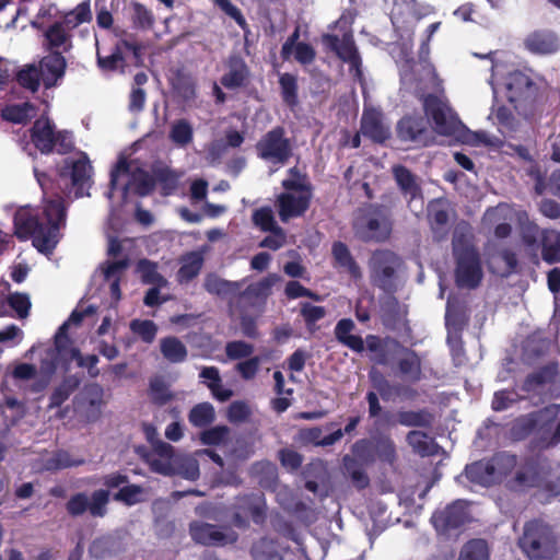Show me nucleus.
I'll return each mask as SVG.
<instances>
[{"instance_id":"obj_17","label":"nucleus","mask_w":560,"mask_h":560,"mask_svg":"<svg viewBox=\"0 0 560 560\" xmlns=\"http://www.w3.org/2000/svg\"><path fill=\"white\" fill-rule=\"evenodd\" d=\"M396 133L401 142L413 143L418 147H428L432 142L429 122L420 115L401 117L397 122Z\"/></svg>"},{"instance_id":"obj_47","label":"nucleus","mask_w":560,"mask_h":560,"mask_svg":"<svg viewBox=\"0 0 560 560\" xmlns=\"http://www.w3.org/2000/svg\"><path fill=\"white\" fill-rule=\"evenodd\" d=\"M542 469L535 463L526 464L514 476V482L522 488H538Z\"/></svg>"},{"instance_id":"obj_21","label":"nucleus","mask_w":560,"mask_h":560,"mask_svg":"<svg viewBox=\"0 0 560 560\" xmlns=\"http://www.w3.org/2000/svg\"><path fill=\"white\" fill-rule=\"evenodd\" d=\"M75 399L84 408V417L89 422H95L101 418L105 400L104 388L100 384H86Z\"/></svg>"},{"instance_id":"obj_44","label":"nucleus","mask_w":560,"mask_h":560,"mask_svg":"<svg viewBox=\"0 0 560 560\" xmlns=\"http://www.w3.org/2000/svg\"><path fill=\"white\" fill-rule=\"evenodd\" d=\"M155 185L161 186V194L163 196L172 195L178 186V174L167 166L153 167Z\"/></svg>"},{"instance_id":"obj_61","label":"nucleus","mask_w":560,"mask_h":560,"mask_svg":"<svg viewBox=\"0 0 560 560\" xmlns=\"http://www.w3.org/2000/svg\"><path fill=\"white\" fill-rule=\"evenodd\" d=\"M130 329L147 343H151L154 340L158 331L155 323L150 319H133L130 323Z\"/></svg>"},{"instance_id":"obj_24","label":"nucleus","mask_w":560,"mask_h":560,"mask_svg":"<svg viewBox=\"0 0 560 560\" xmlns=\"http://www.w3.org/2000/svg\"><path fill=\"white\" fill-rule=\"evenodd\" d=\"M332 267L340 272H347L351 279L362 278V270L358 261L351 254L348 245L341 241H335L331 244Z\"/></svg>"},{"instance_id":"obj_63","label":"nucleus","mask_w":560,"mask_h":560,"mask_svg":"<svg viewBox=\"0 0 560 560\" xmlns=\"http://www.w3.org/2000/svg\"><path fill=\"white\" fill-rule=\"evenodd\" d=\"M278 459L280 464L290 471L298 470L303 463V456L292 448H281L278 452Z\"/></svg>"},{"instance_id":"obj_52","label":"nucleus","mask_w":560,"mask_h":560,"mask_svg":"<svg viewBox=\"0 0 560 560\" xmlns=\"http://www.w3.org/2000/svg\"><path fill=\"white\" fill-rule=\"evenodd\" d=\"M172 88L185 101L196 97V86L192 79L179 71L172 80Z\"/></svg>"},{"instance_id":"obj_32","label":"nucleus","mask_w":560,"mask_h":560,"mask_svg":"<svg viewBox=\"0 0 560 560\" xmlns=\"http://www.w3.org/2000/svg\"><path fill=\"white\" fill-rule=\"evenodd\" d=\"M406 441L412 451L421 457L434 456L438 454L439 444L425 432L412 430L407 433Z\"/></svg>"},{"instance_id":"obj_33","label":"nucleus","mask_w":560,"mask_h":560,"mask_svg":"<svg viewBox=\"0 0 560 560\" xmlns=\"http://www.w3.org/2000/svg\"><path fill=\"white\" fill-rule=\"evenodd\" d=\"M160 351L163 358L171 363H182L188 357L187 347L174 336H167L160 340Z\"/></svg>"},{"instance_id":"obj_27","label":"nucleus","mask_w":560,"mask_h":560,"mask_svg":"<svg viewBox=\"0 0 560 560\" xmlns=\"http://www.w3.org/2000/svg\"><path fill=\"white\" fill-rule=\"evenodd\" d=\"M277 273H269L258 282L249 284L241 294V300H246L253 305H265L272 292V287L279 281Z\"/></svg>"},{"instance_id":"obj_38","label":"nucleus","mask_w":560,"mask_h":560,"mask_svg":"<svg viewBox=\"0 0 560 560\" xmlns=\"http://www.w3.org/2000/svg\"><path fill=\"white\" fill-rule=\"evenodd\" d=\"M342 465L345 474L351 479L352 483L358 489H364L369 486V476L364 471L362 463H360L357 458L350 455H345L342 458Z\"/></svg>"},{"instance_id":"obj_39","label":"nucleus","mask_w":560,"mask_h":560,"mask_svg":"<svg viewBox=\"0 0 560 560\" xmlns=\"http://www.w3.org/2000/svg\"><path fill=\"white\" fill-rule=\"evenodd\" d=\"M404 351L406 357L398 361L399 372L413 382L420 381L422 375L420 357L415 350L405 348Z\"/></svg>"},{"instance_id":"obj_59","label":"nucleus","mask_w":560,"mask_h":560,"mask_svg":"<svg viewBox=\"0 0 560 560\" xmlns=\"http://www.w3.org/2000/svg\"><path fill=\"white\" fill-rule=\"evenodd\" d=\"M520 397L515 390L501 389L493 394L491 408L494 411H504L518 401Z\"/></svg>"},{"instance_id":"obj_25","label":"nucleus","mask_w":560,"mask_h":560,"mask_svg":"<svg viewBox=\"0 0 560 560\" xmlns=\"http://www.w3.org/2000/svg\"><path fill=\"white\" fill-rule=\"evenodd\" d=\"M428 221L436 242L443 241L448 233V207L442 199H434L428 206Z\"/></svg>"},{"instance_id":"obj_55","label":"nucleus","mask_w":560,"mask_h":560,"mask_svg":"<svg viewBox=\"0 0 560 560\" xmlns=\"http://www.w3.org/2000/svg\"><path fill=\"white\" fill-rule=\"evenodd\" d=\"M16 81L22 88L34 93L38 91L42 78L38 69L32 65L16 73Z\"/></svg>"},{"instance_id":"obj_16","label":"nucleus","mask_w":560,"mask_h":560,"mask_svg":"<svg viewBox=\"0 0 560 560\" xmlns=\"http://www.w3.org/2000/svg\"><path fill=\"white\" fill-rule=\"evenodd\" d=\"M469 521L467 503L455 500L442 510H436L431 516V523L439 534H450L464 526Z\"/></svg>"},{"instance_id":"obj_20","label":"nucleus","mask_w":560,"mask_h":560,"mask_svg":"<svg viewBox=\"0 0 560 560\" xmlns=\"http://www.w3.org/2000/svg\"><path fill=\"white\" fill-rule=\"evenodd\" d=\"M60 176H69L72 186L75 188V196L83 197L89 195L88 190L92 185V166L86 154L75 161L66 160L65 166L60 171Z\"/></svg>"},{"instance_id":"obj_12","label":"nucleus","mask_w":560,"mask_h":560,"mask_svg":"<svg viewBox=\"0 0 560 560\" xmlns=\"http://www.w3.org/2000/svg\"><path fill=\"white\" fill-rule=\"evenodd\" d=\"M559 415V404H551L539 410L522 415L513 420L510 433L514 440L522 441L536 430L549 431Z\"/></svg>"},{"instance_id":"obj_28","label":"nucleus","mask_w":560,"mask_h":560,"mask_svg":"<svg viewBox=\"0 0 560 560\" xmlns=\"http://www.w3.org/2000/svg\"><path fill=\"white\" fill-rule=\"evenodd\" d=\"M83 381V375L68 374L63 376L61 382L54 388L49 396L48 408H59L66 402L69 397L80 387Z\"/></svg>"},{"instance_id":"obj_46","label":"nucleus","mask_w":560,"mask_h":560,"mask_svg":"<svg viewBox=\"0 0 560 560\" xmlns=\"http://www.w3.org/2000/svg\"><path fill=\"white\" fill-rule=\"evenodd\" d=\"M168 138L178 147L188 145L194 139L191 124L185 118L175 120L171 127Z\"/></svg>"},{"instance_id":"obj_45","label":"nucleus","mask_w":560,"mask_h":560,"mask_svg":"<svg viewBox=\"0 0 560 560\" xmlns=\"http://www.w3.org/2000/svg\"><path fill=\"white\" fill-rule=\"evenodd\" d=\"M288 174L290 178H285L281 183L285 191L313 192V185L308 180L307 175L301 173L296 166L289 168Z\"/></svg>"},{"instance_id":"obj_49","label":"nucleus","mask_w":560,"mask_h":560,"mask_svg":"<svg viewBox=\"0 0 560 560\" xmlns=\"http://www.w3.org/2000/svg\"><path fill=\"white\" fill-rule=\"evenodd\" d=\"M131 21L135 28L151 30L154 25V14L150 9L140 2L131 3Z\"/></svg>"},{"instance_id":"obj_50","label":"nucleus","mask_w":560,"mask_h":560,"mask_svg":"<svg viewBox=\"0 0 560 560\" xmlns=\"http://www.w3.org/2000/svg\"><path fill=\"white\" fill-rule=\"evenodd\" d=\"M137 271L145 284L161 285L165 282L163 276L158 271V264L147 258L138 261Z\"/></svg>"},{"instance_id":"obj_35","label":"nucleus","mask_w":560,"mask_h":560,"mask_svg":"<svg viewBox=\"0 0 560 560\" xmlns=\"http://www.w3.org/2000/svg\"><path fill=\"white\" fill-rule=\"evenodd\" d=\"M397 422L404 427L431 428L434 422V416L428 409L419 410H399L397 412Z\"/></svg>"},{"instance_id":"obj_60","label":"nucleus","mask_w":560,"mask_h":560,"mask_svg":"<svg viewBox=\"0 0 560 560\" xmlns=\"http://www.w3.org/2000/svg\"><path fill=\"white\" fill-rule=\"evenodd\" d=\"M229 432L230 430L226 425L212 427L200 433V442L208 446L220 445L228 439Z\"/></svg>"},{"instance_id":"obj_26","label":"nucleus","mask_w":560,"mask_h":560,"mask_svg":"<svg viewBox=\"0 0 560 560\" xmlns=\"http://www.w3.org/2000/svg\"><path fill=\"white\" fill-rule=\"evenodd\" d=\"M525 47L533 54L550 55L560 48V42L556 33L547 30H538L525 38Z\"/></svg>"},{"instance_id":"obj_13","label":"nucleus","mask_w":560,"mask_h":560,"mask_svg":"<svg viewBox=\"0 0 560 560\" xmlns=\"http://www.w3.org/2000/svg\"><path fill=\"white\" fill-rule=\"evenodd\" d=\"M423 109L432 119L435 131L442 136H456L464 127L457 114L435 94H428L424 97Z\"/></svg>"},{"instance_id":"obj_5","label":"nucleus","mask_w":560,"mask_h":560,"mask_svg":"<svg viewBox=\"0 0 560 560\" xmlns=\"http://www.w3.org/2000/svg\"><path fill=\"white\" fill-rule=\"evenodd\" d=\"M352 230L355 237L363 243L388 242L394 231L390 207L383 203H369L361 208L352 222Z\"/></svg>"},{"instance_id":"obj_2","label":"nucleus","mask_w":560,"mask_h":560,"mask_svg":"<svg viewBox=\"0 0 560 560\" xmlns=\"http://www.w3.org/2000/svg\"><path fill=\"white\" fill-rule=\"evenodd\" d=\"M92 21L90 0L73 9L51 16L49 9L42 8L32 22L34 28L43 33V46L47 51L69 52L73 48V32L83 23Z\"/></svg>"},{"instance_id":"obj_31","label":"nucleus","mask_w":560,"mask_h":560,"mask_svg":"<svg viewBox=\"0 0 560 560\" xmlns=\"http://www.w3.org/2000/svg\"><path fill=\"white\" fill-rule=\"evenodd\" d=\"M393 175L404 196L409 197L410 200L422 198L421 187L410 170L404 165H396L393 167Z\"/></svg>"},{"instance_id":"obj_7","label":"nucleus","mask_w":560,"mask_h":560,"mask_svg":"<svg viewBox=\"0 0 560 560\" xmlns=\"http://www.w3.org/2000/svg\"><path fill=\"white\" fill-rule=\"evenodd\" d=\"M515 462V455L497 453L490 458H482L466 465L464 472L470 482L491 487L500 483L511 472Z\"/></svg>"},{"instance_id":"obj_15","label":"nucleus","mask_w":560,"mask_h":560,"mask_svg":"<svg viewBox=\"0 0 560 560\" xmlns=\"http://www.w3.org/2000/svg\"><path fill=\"white\" fill-rule=\"evenodd\" d=\"M191 539L199 545L223 547L237 541L238 535L229 527L194 521L189 524Z\"/></svg>"},{"instance_id":"obj_6","label":"nucleus","mask_w":560,"mask_h":560,"mask_svg":"<svg viewBox=\"0 0 560 560\" xmlns=\"http://www.w3.org/2000/svg\"><path fill=\"white\" fill-rule=\"evenodd\" d=\"M31 142L42 154H68L74 149L72 133L68 130H56L48 117L37 118L28 130Z\"/></svg>"},{"instance_id":"obj_40","label":"nucleus","mask_w":560,"mask_h":560,"mask_svg":"<svg viewBox=\"0 0 560 560\" xmlns=\"http://www.w3.org/2000/svg\"><path fill=\"white\" fill-rule=\"evenodd\" d=\"M203 287L208 293L222 298L235 294L240 290L238 282L224 280L215 275H208Z\"/></svg>"},{"instance_id":"obj_48","label":"nucleus","mask_w":560,"mask_h":560,"mask_svg":"<svg viewBox=\"0 0 560 560\" xmlns=\"http://www.w3.org/2000/svg\"><path fill=\"white\" fill-rule=\"evenodd\" d=\"M189 422L198 428L207 427L215 419L214 408L210 402L197 404L188 415Z\"/></svg>"},{"instance_id":"obj_64","label":"nucleus","mask_w":560,"mask_h":560,"mask_svg":"<svg viewBox=\"0 0 560 560\" xmlns=\"http://www.w3.org/2000/svg\"><path fill=\"white\" fill-rule=\"evenodd\" d=\"M354 458L364 464L372 463L374 460V452L372 442L368 439H361L353 443L351 447Z\"/></svg>"},{"instance_id":"obj_23","label":"nucleus","mask_w":560,"mask_h":560,"mask_svg":"<svg viewBox=\"0 0 560 560\" xmlns=\"http://www.w3.org/2000/svg\"><path fill=\"white\" fill-rule=\"evenodd\" d=\"M39 63V74L45 89H51L57 85V82L63 78L67 60L62 51H49Z\"/></svg>"},{"instance_id":"obj_62","label":"nucleus","mask_w":560,"mask_h":560,"mask_svg":"<svg viewBox=\"0 0 560 560\" xmlns=\"http://www.w3.org/2000/svg\"><path fill=\"white\" fill-rule=\"evenodd\" d=\"M254 352V346L243 340L230 341L225 346V353L230 360L248 358Z\"/></svg>"},{"instance_id":"obj_51","label":"nucleus","mask_w":560,"mask_h":560,"mask_svg":"<svg viewBox=\"0 0 560 560\" xmlns=\"http://www.w3.org/2000/svg\"><path fill=\"white\" fill-rule=\"evenodd\" d=\"M327 312L324 306L313 305L310 302L300 303V315L302 316L305 326L308 330L314 331L316 323L326 316Z\"/></svg>"},{"instance_id":"obj_29","label":"nucleus","mask_w":560,"mask_h":560,"mask_svg":"<svg viewBox=\"0 0 560 560\" xmlns=\"http://www.w3.org/2000/svg\"><path fill=\"white\" fill-rule=\"evenodd\" d=\"M354 327L351 318H342L335 326V337L345 347L357 353H362L365 349L364 340L361 336L351 334Z\"/></svg>"},{"instance_id":"obj_11","label":"nucleus","mask_w":560,"mask_h":560,"mask_svg":"<svg viewBox=\"0 0 560 560\" xmlns=\"http://www.w3.org/2000/svg\"><path fill=\"white\" fill-rule=\"evenodd\" d=\"M232 523L235 527L245 529L253 521L262 525L267 520V503L262 493H244L236 495L231 506Z\"/></svg>"},{"instance_id":"obj_18","label":"nucleus","mask_w":560,"mask_h":560,"mask_svg":"<svg viewBox=\"0 0 560 560\" xmlns=\"http://www.w3.org/2000/svg\"><path fill=\"white\" fill-rule=\"evenodd\" d=\"M360 133L373 143L378 144L385 143L392 136L383 112L375 107H365L363 109L360 120Z\"/></svg>"},{"instance_id":"obj_3","label":"nucleus","mask_w":560,"mask_h":560,"mask_svg":"<svg viewBox=\"0 0 560 560\" xmlns=\"http://www.w3.org/2000/svg\"><path fill=\"white\" fill-rule=\"evenodd\" d=\"M455 283L460 289H477L483 279L481 255L468 229H456L452 238Z\"/></svg>"},{"instance_id":"obj_4","label":"nucleus","mask_w":560,"mask_h":560,"mask_svg":"<svg viewBox=\"0 0 560 560\" xmlns=\"http://www.w3.org/2000/svg\"><path fill=\"white\" fill-rule=\"evenodd\" d=\"M402 265L401 257L388 248H380L372 252L369 259L370 281L389 296L387 308L384 314V322L387 317L398 314V300L395 293L398 291L397 271Z\"/></svg>"},{"instance_id":"obj_41","label":"nucleus","mask_w":560,"mask_h":560,"mask_svg":"<svg viewBox=\"0 0 560 560\" xmlns=\"http://www.w3.org/2000/svg\"><path fill=\"white\" fill-rule=\"evenodd\" d=\"M131 180L130 184L135 187V194L139 197H145L151 195L155 189V178L154 174L152 175L143 170L142 167H137L131 172Z\"/></svg>"},{"instance_id":"obj_19","label":"nucleus","mask_w":560,"mask_h":560,"mask_svg":"<svg viewBox=\"0 0 560 560\" xmlns=\"http://www.w3.org/2000/svg\"><path fill=\"white\" fill-rule=\"evenodd\" d=\"M313 192H299L284 191L277 196L276 207L279 218L282 222H288L290 219L302 217L310 208Z\"/></svg>"},{"instance_id":"obj_8","label":"nucleus","mask_w":560,"mask_h":560,"mask_svg":"<svg viewBox=\"0 0 560 560\" xmlns=\"http://www.w3.org/2000/svg\"><path fill=\"white\" fill-rule=\"evenodd\" d=\"M555 545L556 539L548 524L541 520L525 523L523 535L518 538V546L529 559H549L553 555Z\"/></svg>"},{"instance_id":"obj_57","label":"nucleus","mask_w":560,"mask_h":560,"mask_svg":"<svg viewBox=\"0 0 560 560\" xmlns=\"http://www.w3.org/2000/svg\"><path fill=\"white\" fill-rule=\"evenodd\" d=\"M96 60L98 68L103 71H115L125 62V58L119 45H116L114 50L108 56H103L97 49Z\"/></svg>"},{"instance_id":"obj_1","label":"nucleus","mask_w":560,"mask_h":560,"mask_svg":"<svg viewBox=\"0 0 560 560\" xmlns=\"http://www.w3.org/2000/svg\"><path fill=\"white\" fill-rule=\"evenodd\" d=\"M67 207L62 197L46 202L40 215L30 210L15 212L14 235L20 241L32 238L33 246L42 254L54 253L61 238L60 230L66 226Z\"/></svg>"},{"instance_id":"obj_22","label":"nucleus","mask_w":560,"mask_h":560,"mask_svg":"<svg viewBox=\"0 0 560 560\" xmlns=\"http://www.w3.org/2000/svg\"><path fill=\"white\" fill-rule=\"evenodd\" d=\"M226 72L220 78V83L228 90L246 88L250 81V70L245 60L237 56H230L226 62Z\"/></svg>"},{"instance_id":"obj_9","label":"nucleus","mask_w":560,"mask_h":560,"mask_svg":"<svg viewBox=\"0 0 560 560\" xmlns=\"http://www.w3.org/2000/svg\"><path fill=\"white\" fill-rule=\"evenodd\" d=\"M322 43L326 50L334 52L338 59L349 65V71L355 81L361 85L365 83L362 59L351 28L345 31L341 38L336 34H323Z\"/></svg>"},{"instance_id":"obj_43","label":"nucleus","mask_w":560,"mask_h":560,"mask_svg":"<svg viewBox=\"0 0 560 560\" xmlns=\"http://www.w3.org/2000/svg\"><path fill=\"white\" fill-rule=\"evenodd\" d=\"M203 264L202 257L197 253H190L183 261L177 271L179 283H188L195 279L201 271Z\"/></svg>"},{"instance_id":"obj_42","label":"nucleus","mask_w":560,"mask_h":560,"mask_svg":"<svg viewBox=\"0 0 560 560\" xmlns=\"http://www.w3.org/2000/svg\"><path fill=\"white\" fill-rule=\"evenodd\" d=\"M457 560H489V547L485 539L474 538L464 544Z\"/></svg>"},{"instance_id":"obj_14","label":"nucleus","mask_w":560,"mask_h":560,"mask_svg":"<svg viewBox=\"0 0 560 560\" xmlns=\"http://www.w3.org/2000/svg\"><path fill=\"white\" fill-rule=\"evenodd\" d=\"M109 491L98 489L92 492L91 498L85 492H77L66 503V511L72 517L89 512L93 517H104L107 513Z\"/></svg>"},{"instance_id":"obj_37","label":"nucleus","mask_w":560,"mask_h":560,"mask_svg":"<svg viewBox=\"0 0 560 560\" xmlns=\"http://www.w3.org/2000/svg\"><path fill=\"white\" fill-rule=\"evenodd\" d=\"M279 86L283 103L291 109L299 104V85L296 75L285 72L279 77Z\"/></svg>"},{"instance_id":"obj_36","label":"nucleus","mask_w":560,"mask_h":560,"mask_svg":"<svg viewBox=\"0 0 560 560\" xmlns=\"http://www.w3.org/2000/svg\"><path fill=\"white\" fill-rule=\"evenodd\" d=\"M541 257L550 265L560 262V232L548 230L542 233Z\"/></svg>"},{"instance_id":"obj_10","label":"nucleus","mask_w":560,"mask_h":560,"mask_svg":"<svg viewBox=\"0 0 560 560\" xmlns=\"http://www.w3.org/2000/svg\"><path fill=\"white\" fill-rule=\"evenodd\" d=\"M257 156L273 165H285L293 156L291 140L282 126L267 131L255 144Z\"/></svg>"},{"instance_id":"obj_34","label":"nucleus","mask_w":560,"mask_h":560,"mask_svg":"<svg viewBox=\"0 0 560 560\" xmlns=\"http://www.w3.org/2000/svg\"><path fill=\"white\" fill-rule=\"evenodd\" d=\"M36 107L31 102L7 105L1 109V118L13 124H27L35 115Z\"/></svg>"},{"instance_id":"obj_58","label":"nucleus","mask_w":560,"mask_h":560,"mask_svg":"<svg viewBox=\"0 0 560 560\" xmlns=\"http://www.w3.org/2000/svg\"><path fill=\"white\" fill-rule=\"evenodd\" d=\"M213 4L218 7L224 14L233 19L235 23L245 32H249V25L244 18L241 10L234 5L230 0H212Z\"/></svg>"},{"instance_id":"obj_56","label":"nucleus","mask_w":560,"mask_h":560,"mask_svg":"<svg viewBox=\"0 0 560 560\" xmlns=\"http://www.w3.org/2000/svg\"><path fill=\"white\" fill-rule=\"evenodd\" d=\"M375 453L381 462L390 466L397 459L396 445L389 436H382L376 441Z\"/></svg>"},{"instance_id":"obj_30","label":"nucleus","mask_w":560,"mask_h":560,"mask_svg":"<svg viewBox=\"0 0 560 560\" xmlns=\"http://www.w3.org/2000/svg\"><path fill=\"white\" fill-rule=\"evenodd\" d=\"M288 549V547H282L277 540L264 537L253 544L250 556L253 560H283Z\"/></svg>"},{"instance_id":"obj_53","label":"nucleus","mask_w":560,"mask_h":560,"mask_svg":"<svg viewBox=\"0 0 560 560\" xmlns=\"http://www.w3.org/2000/svg\"><path fill=\"white\" fill-rule=\"evenodd\" d=\"M252 219L254 224L258 226L262 232H280V226L277 224L273 217V212L270 207H261L259 209H256L253 213Z\"/></svg>"},{"instance_id":"obj_54","label":"nucleus","mask_w":560,"mask_h":560,"mask_svg":"<svg viewBox=\"0 0 560 560\" xmlns=\"http://www.w3.org/2000/svg\"><path fill=\"white\" fill-rule=\"evenodd\" d=\"M538 491L545 495V501L549 502L551 499L560 495V475L551 477L549 472L541 474Z\"/></svg>"}]
</instances>
